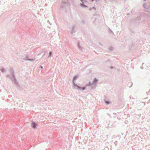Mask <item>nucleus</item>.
Masks as SVG:
<instances>
[{"label":"nucleus","mask_w":150,"mask_h":150,"mask_svg":"<svg viewBox=\"0 0 150 150\" xmlns=\"http://www.w3.org/2000/svg\"><path fill=\"white\" fill-rule=\"evenodd\" d=\"M143 7L144 8H145L146 9H150V3L149 4V5L147 7L146 6V5L145 4H144L143 5Z\"/></svg>","instance_id":"nucleus-6"},{"label":"nucleus","mask_w":150,"mask_h":150,"mask_svg":"<svg viewBox=\"0 0 150 150\" xmlns=\"http://www.w3.org/2000/svg\"><path fill=\"white\" fill-rule=\"evenodd\" d=\"M146 0H143V1H145Z\"/></svg>","instance_id":"nucleus-25"},{"label":"nucleus","mask_w":150,"mask_h":150,"mask_svg":"<svg viewBox=\"0 0 150 150\" xmlns=\"http://www.w3.org/2000/svg\"><path fill=\"white\" fill-rule=\"evenodd\" d=\"M37 125V124L35 122H32L31 124V126L34 129L36 128V127Z\"/></svg>","instance_id":"nucleus-4"},{"label":"nucleus","mask_w":150,"mask_h":150,"mask_svg":"<svg viewBox=\"0 0 150 150\" xmlns=\"http://www.w3.org/2000/svg\"><path fill=\"white\" fill-rule=\"evenodd\" d=\"M98 81V80L96 78H95L94 79L93 83H96L97 81Z\"/></svg>","instance_id":"nucleus-10"},{"label":"nucleus","mask_w":150,"mask_h":150,"mask_svg":"<svg viewBox=\"0 0 150 150\" xmlns=\"http://www.w3.org/2000/svg\"><path fill=\"white\" fill-rule=\"evenodd\" d=\"M113 114H115V115H116V113H113Z\"/></svg>","instance_id":"nucleus-21"},{"label":"nucleus","mask_w":150,"mask_h":150,"mask_svg":"<svg viewBox=\"0 0 150 150\" xmlns=\"http://www.w3.org/2000/svg\"><path fill=\"white\" fill-rule=\"evenodd\" d=\"M117 118L119 120H120V117H117Z\"/></svg>","instance_id":"nucleus-17"},{"label":"nucleus","mask_w":150,"mask_h":150,"mask_svg":"<svg viewBox=\"0 0 150 150\" xmlns=\"http://www.w3.org/2000/svg\"><path fill=\"white\" fill-rule=\"evenodd\" d=\"M129 14V13H128L127 14V15H128Z\"/></svg>","instance_id":"nucleus-26"},{"label":"nucleus","mask_w":150,"mask_h":150,"mask_svg":"<svg viewBox=\"0 0 150 150\" xmlns=\"http://www.w3.org/2000/svg\"><path fill=\"white\" fill-rule=\"evenodd\" d=\"M113 47H109V49L110 50H112Z\"/></svg>","instance_id":"nucleus-12"},{"label":"nucleus","mask_w":150,"mask_h":150,"mask_svg":"<svg viewBox=\"0 0 150 150\" xmlns=\"http://www.w3.org/2000/svg\"><path fill=\"white\" fill-rule=\"evenodd\" d=\"M78 78V76H75L73 78V80L72 81V83L74 86L76 88V89L80 90L81 91H84L87 88V86H92L91 83L90 81L88 84H86L85 86H84L83 87H81L78 86L77 84H76L75 83V81Z\"/></svg>","instance_id":"nucleus-1"},{"label":"nucleus","mask_w":150,"mask_h":150,"mask_svg":"<svg viewBox=\"0 0 150 150\" xmlns=\"http://www.w3.org/2000/svg\"><path fill=\"white\" fill-rule=\"evenodd\" d=\"M149 12L150 13V11H149Z\"/></svg>","instance_id":"nucleus-28"},{"label":"nucleus","mask_w":150,"mask_h":150,"mask_svg":"<svg viewBox=\"0 0 150 150\" xmlns=\"http://www.w3.org/2000/svg\"><path fill=\"white\" fill-rule=\"evenodd\" d=\"M105 103L107 104V105H108L109 104V102L108 101H105Z\"/></svg>","instance_id":"nucleus-14"},{"label":"nucleus","mask_w":150,"mask_h":150,"mask_svg":"<svg viewBox=\"0 0 150 150\" xmlns=\"http://www.w3.org/2000/svg\"><path fill=\"white\" fill-rule=\"evenodd\" d=\"M77 46L78 47V48L80 49V50H81V46L80 45V44H79V42H78L77 43Z\"/></svg>","instance_id":"nucleus-9"},{"label":"nucleus","mask_w":150,"mask_h":150,"mask_svg":"<svg viewBox=\"0 0 150 150\" xmlns=\"http://www.w3.org/2000/svg\"><path fill=\"white\" fill-rule=\"evenodd\" d=\"M110 31H111V32H112V33H113L112 31V30H110Z\"/></svg>","instance_id":"nucleus-22"},{"label":"nucleus","mask_w":150,"mask_h":150,"mask_svg":"<svg viewBox=\"0 0 150 150\" xmlns=\"http://www.w3.org/2000/svg\"><path fill=\"white\" fill-rule=\"evenodd\" d=\"M76 31L75 30V26L74 25H73L71 30V33L72 34L76 32Z\"/></svg>","instance_id":"nucleus-5"},{"label":"nucleus","mask_w":150,"mask_h":150,"mask_svg":"<svg viewBox=\"0 0 150 150\" xmlns=\"http://www.w3.org/2000/svg\"><path fill=\"white\" fill-rule=\"evenodd\" d=\"M110 68H111V69H114V67L112 66H111L110 67Z\"/></svg>","instance_id":"nucleus-16"},{"label":"nucleus","mask_w":150,"mask_h":150,"mask_svg":"<svg viewBox=\"0 0 150 150\" xmlns=\"http://www.w3.org/2000/svg\"><path fill=\"white\" fill-rule=\"evenodd\" d=\"M81 7L83 8H86L87 7V6L84 4L83 2L81 3Z\"/></svg>","instance_id":"nucleus-8"},{"label":"nucleus","mask_w":150,"mask_h":150,"mask_svg":"<svg viewBox=\"0 0 150 150\" xmlns=\"http://www.w3.org/2000/svg\"><path fill=\"white\" fill-rule=\"evenodd\" d=\"M128 121L127 120H126L125 121V123H126V124H127V122H128Z\"/></svg>","instance_id":"nucleus-15"},{"label":"nucleus","mask_w":150,"mask_h":150,"mask_svg":"<svg viewBox=\"0 0 150 150\" xmlns=\"http://www.w3.org/2000/svg\"><path fill=\"white\" fill-rule=\"evenodd\" d=\"M22 59L25 61L28 60L31 62L33 61H34V59L29 58V57L28 56L25 57H24L22 58Z\"/></svg>","instance_id":"nucleus-3"},{"label":"nucleus","mask_w":150,"mask_h":150,"mask_svg":"<svg viewBox=\"0 0 150 150\" xmlns=\"http://www.w3.org/2000/svg\"><path fill=\"white\" fill-rule=\"evenodd\" d=\"M93 8L95 9H96V8H95V7H93Z\"/></svg>","instance_id":"nucleus-20"},{"label":"nucleus","mask_w":150,"mask_h":150,"mask_svg":"<svg viewBox=\"0 0 150 150\" xmlns=\"http://www.w3.org/2000/svg\"><path fill=\"white\" fill-rule=\"evenodd\" d=\"M117 143V141H115V144H116Z\"/></svg>","instance_id":"nucleus-18"},{"label":"nucleus","mask_w":150,"mask_h":150,"mask_svg":"<svg viewBox=\"0 0 150 150\" xmlns=\"http://www.w3.org/2000/svg\"><path fill=\"white\" fill-rule=\"evenodd\" d=\"M133 11V9H132V10L131 11V12H132Z\"/></svg>","instance_id":"nucleus-23"},{"label":"nucleus","mask_w":150,"mask_h":150,"mask_svg":"<svg viewBox=\"0 0 150 150\" xmlns=\"http://www.w3.org/2000/svg\"><path fill=\"white\" fill-rule=\"evenodd\" d=\"M49 56H52V52H50L49 53Z\"/></svg>","instance_id":"nucleus-13"},{"label":"nucleus","mask_w":150,"mask_h":150,"mask_svg":"<svg viewBox=\"0 0 150 150\" xmlns=\"http://www.w3.org/2000/svg\"><path fill=\"white\" fill-rule=\"evenodd\" d=\"M114 117H115V116H114Z\"/></svg>","instance_id":"nucleus-27"},{"label":"nucleus","mask_w":150,"mask_h":150,"mask_svg":"<svg viewBox=\"0 0 150 150\" xmlns=\"http://www.w3.org/2000/svg\"><path fill=\"white\" fill-rule=\"evenodd\" d=\"M132 86V82H129L127 84V86L129 87H131Z\"/></svg>","instance_id":"nucleus-7"},{"label":"nucleus","mask_w":150,"mask_h":150,"mask_svg":"<svg viewBox=\"0 0 150 150\" xmlns=\"http://www.w3.org/2000/svg\"><path fill=\"white\" fill-rule=\"evenodd\" d=\"M92 1H94V0H91Z\"/></svg>","instance_id":"nucleus-24"},{"label":"nucleus","mask_w":150,"mask_h":150,"mask_svg":"<svg viewBox=\"0 0 150 150\" xmlns=\"http://www.w3.org/2000/svg\"><path fill=\"white\" fill-rule=\"evenodd\" d=\"M11 74L10 75H6V77L11 79L12 82L14 83L16 86H18V83L17 81L14 72L13 71V70L12 69L11 70Z\"/></svg>","instance_id":"nucleus-2"},{"label":"nucleus","mask_w":150,"mask_h":150,"mask_svg":"<svg viewBox=\"0 0 150 150\" xmlns=\"http://www.w3.org/2000/svg\"><path fill=\"white\" fill-rule=\"evenodd\" d=\"M40 68L41 69H42V68L43 67H42V66H40Z\"/></svg>","instance_id":"nucleus-19"},{"label":"nucleus","mask_w":150,"mask_h":150,"mask_svg":"<svg viewBox=\"0 0 150 150\" xmlns=\"http://www.w3.org/2000/svg\"><path fill=\"white\" fill-rule=\"evenodd\" d=\"M1 70L2 72H4L5 71V69L4 68H2L1 69Z\"/></svg>","instance_id":"nucleus-11"}]
</instances>
